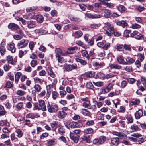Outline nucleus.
Listing matches in <instances>:
<instances>
[{
	"instance_id": "1",
	"label": "nucleus",
	"mask_w": 146,
	"mask_h": 146,
	"mask_svg": "<svg viewBox=\"0 0 146 146\" xmlns=\"http://www.w3.org/2000/svg\"><path fill=\"white\" fill-rule=\"evenodd\" d=\"M34 107L36 109L42 110L43 111L46 110L45 102L43 100H40L38 101V103H35L34 104Z\"/></svg>"
},
{
	"instance_id": "2",
	"label": "nucleus",
	"mask_w": 146,
	"mask_h": 146,
	"mask_svg": "<svg viewBox=\"0 0 146 146\" xmlns=\"http://www.w3.org/2000/svg\"><path fill=\"white\" fill-rule=\"evenodd\" d=\"M104 28L106 34L109 36H111V34L114 32V29L113 27L109 23H107Z\"/></svg>"
},
{
	"instance_id": "3",
	"label": "nucleus",
	"mask_w": 146,
	"mask_h": 146,
	"mask_svg": "<svg viewBox=\"0 0 146 146\" xmlns=\"http://www.w3.org/2000/svg\"><path fill=\"white\" fill-rule=\"evenodd\" d=\"M47 109L50 113H56L58 110V107L57 105L55 104H48L47 106Z\"/></svg>"
},
{
	"instance_id": "4",
	"label": "nucleus",
	"mask_w": 146,
	"mask_h": 146,
	"mask_svg": "<svg viewBox=\"0 0 146 146\" xmlns=\"http://www.w3.org/2000/svg\"><path fill=\"white\" fill-rule=\"evenodd\" d=\"M97 46L98 47L102 48L104 50H107L110 46V43L107 42L105 40H104L101 42L98 43Z\"/></svg>"
},
{
	"instance_id": "5",
	"label": "nucleus",
	"mask_w": 146,
	"mask_h": 146,
	"mask_svg": "<svg viewBox=\"0 0 146 146\" xmlns=\"http://www.w3.org/2000/svg\"><path fill=\"white\" fill-rule=\"evenodd\" d=\"M28 40L27 39H23L19 41L17 46L18 48H21L26 47L28 43Z\"/></svg>"
},
{
	"instance_id": "6",
	"label": "nucleus",
	"mask_w": 146,
	"mask_h": 146,
	"mask_svg": "<svg viewBox=\"0 0 146 146\" xmlns=\"http://www.w3.org/2000/svg\"><path fill=\"white\" fill-rule=\"evenodd\" d=\"M86 17L89 19H97L101 17V15L99 14H93L90 13H87L85 14Z\"/></svg>"
},
{
	"instance_id": "7",
	"label": "nucleus",
	"mask_w": 146,
	"mask_h": 146,
	"mask_svg": "<svg viewBox=\"0 0 146 146\" xmlns=\"http://www.w3.org/2000/svg\"><path fill=\"white\" fill-rule=\"evenodd\" d=\"M5 43L4 42H2L0 44V53L1 56L4 55L5 53L6 49L5 48Z\"/></svg>"
},
{
	"instance_id": "8",
	"label": "nucleus",
	"mask_w": 146,
	"mask_h": 146,
	"mask_svg": "<svg viewBox=\"0 0 146 146\" xmlns=\"http://www.w3.org/2000/svg\"><path fill=\"white\" fill-rule=\"evenodd\" d=\"M77 68V65L75 64H73L72 65H67L65 68V69L68 71H71L73 69H75Z\"/></svg>"
},
{
	"instance_id": "9",
	"label": "nucleus",
	"mask_w": 146,
	"mask_h": 146,
	"mask_svg": "<svg viewBox=\"0 0 146 146\" xmlns=\"http://www.w3.org/2000/svg\"><path fill=\"white\" fill-rule=\"evenodd\" d=\"M116 59L119 64L122 65L127 64V62L125 61L124 57L123 56H119L117 57Z\"/></svg>"
},
{
	"instance_id": "10",
	"label": "nucleus",
	"mask_w": 146,
	"mask_h": 146,
	"mask_svg": "<svg viewBox=\"0 0 146 146\" xmlns=\"http://www.w3.org/2000/svg\"><path fill=\"white\" fill-rule=\"evenodd\" d=\"M6 59L8 63L13 65L16 64V62L14 60L13 57L12 56L10 55L7 56Z\"/></svg>"
},
{
	"instance_id": "11",
	"label": "nucleus",
	"mask_w": 146,
	"mask_h": 146,
	"mask_svg": "<svg viewBox=\"0 0 146 146\" xmlns=\"http://www.w3.org/2000/svg\"><path fill=\"white\" fill-rule=\"evenodd\" d=\"M7 47V49L11 51L12 53H14L15 52L16 48L15 47V44L14 43L8 44Z\"/></svg>"
},
{
	"instance_id": "12",
	"label": "nucleus",
	"mask_w": 146,
	"mask_h": 146,
	"mask_svg": "<svg viewBox=\"0 0 146 146\" xmlns=\"http://www.w3.org/2000/svg\"><path fill=\"white\" fill-rule=\"evenodd\" d=\"M27 27L29 29L35 28L36 26L35 23L33 21H28L27 23Z\"/></svg>"
},
{
	"instance_id": "13",
	"label": "nucleus",
	"mask_w": 146,
	"mask_h": 146,
	"mask_svg": "<svg viewBox=\"0 0 146 146\" xmlns=\"http://www.w3.org/2000/svg\"><path fill=\"white\" fill-rule=\"evenodd\" d=\"M18 33L19 34L13 36L14 38L16 40H19L21 39L22 37L23 33L21 30L18 31Z\"/></svg>"
},
{
	"instance_id": "14",
	"label": "nucleus",
	"mask_w": 146,
	"mask_h": 146,
	"mask_svg": "<svg viewBox=\"0 0 146 146\" xmlns=\"http://www.w3.org/2000/svg\"><path fill=\"white\" fill-rule=\"evenodd\" d=\"M143 112L142 110H139L138 111H136L135 114V116L136 119H139L142 116Z\"/></svg>"
},
{
	"instance_id": "15",
	"label": "nucleus",
	"mask_w": 146,
	"mask_h": 146,
	"mask_svg": "<svg viewBox=\"0 0 146 146\" xmlns=\"http://www.w3.org/2000/svg\"><path fill=\"white\" fill-rule=\"evenodd\" d=\"M8 27L9 29H11L12 30H16L19 28V26L16 24L11 23L8 25Z\"/></svg>"
},
{
	"instance_id": "16",
	"label": "nucleus",
	"mask_w": 146,
	"mask_h": 146,
	"mask_svg": "<svg viewBox=\"0 0 146 146\" xmlns=\"http://www.w3.org/2000/svg\"><path fill=\"white\" fill-rule=\"evenodd\" d=\"M109 67L111 69L119 70L121 68V66L120 65L116 64H110L109 65Z\"/></svg>"
},
{
	"instance_id": "17",
	"label": "nucleus",
	"mask_w": 146,
	"mask_h": 146,
	"mask_svg": "<svg viewBox=\"0 0 146 146\" xmlns=\"http://www.w3.org/2000/svg\"><path fill=\"white\" fill-rule=\"evenodd\" d=\"M55 53L56 54V57H57L59 56H60L61 55H64V54L62 52L60 48H56L55 49Z\"/></svg>"
},
{
	"instance_id": "18",
	"label": "nucleus",
	"mask_w": 146,
	"mask_h": 146,
	"mask_svg": "<svg viewBox=\"0 0 146 146\" xmlns=\"http://www.w3.org/2000/svg\"><path fill=\"white\" fill-rule=\"evenodd\" d=\"M111 143L114 145H117L119 141V138L118 137H113L111 139Z\"/></svg>"
},
{
	"instance_id": "19",
	"label": "nucleus",
	"mask_w": 146,
	"mask_h": 146,
	"mask_svg": "<svg viewBox=\"0 0 146 146\" xmlns=\"http://www.w3.org/2000/svg\"><path fill=\"white\" fill-rule=\"evenodd\" d=\"M56 143L57 141L56 139H51L47 142L46 145L47 146H52L56 144Z\"/></svg>"
},
{
	"instance_id": "20",
	"label": "nucleus",
	"mask_w": 146,
	"mask_h": 146,
	"mask_svg": "<svg viewBox=\"0 0 146 146\" xmlns=\"http://www.w3.org/2000/svg\"><path fill=\"white\" fill-rule=\"evenodd\" d=\"M75 60L77 62L80 63L81 64L82 66H85L87 64V62L85 60L82 59L77 58L75 59Z\"/></svg>"
},
{
	"instance_id": "21",
	"label": "nucleus",
	"mask_w": 146,
	"mask_h": 146,
	"mask_svg": "<svg viewBox=\"0 0 146 146\" xmlns=\"http://www.w3.org/2000/svg\"><path fill=\"white\" fill-rule=\"evenodd\" d=\"M77 50L78 48L76 47H71L68 48V51L67 52L69 54H72Z\"/></svg>"
},
{
	"instance_id": "22",
	"label": "nucleus",
	"mask_w": 146,
	"mask_h": 146,
	"mask_svg": "<svg viewBox=\"0 0 146 146\" xmlns=\"http://www.w3.org/2000/svg\"><path fill=\"white\" fill-rule=\"evenodd\" d=\"M91 104L90 100L87 101L85 102H83L82 103V106L85 108H87L88 109H91L90 108Z\"/></svg>"
},
{
	"instance_id": "23",
	"label": "nucleus",
	"mask_w": 146,
	"mask_h": 146,
	"mask_svg": "<svg viewBox=\"0 0 146 146\" xmlns=\"http://www.w3.org/2000/svg\"><path fill=\"white\" fill-rule=\"evenodd\" d=\"M105 77V74L100 72H98L96 74L95 78H99L101 79H104Z\"/></svg>"
},
{
	"instance_id": "24",
	"label": "nucleus",
	"mask_w": 146,
	"mask_h": 146,
	"mask_svg": "<svg viewBox=\"0 0 146 146\" xmlns=\"http://www.w3.org/2000/svg\"><path fill=\"white\" fill-rule=\"evenodd\" d=\"M112 134L114 135L118 136L121 138L125 136V134L120 132L113 131L112 132Z\"/></svg>"
},
{
	"instance_id": "25",
	"label": "nucleus",
	"mask_w": 146,
	"mask_h": 146,
	"mask_svg": "<svg viewBox=\"0 0 146 146\" xmlns=\"http://www.w3.org/2000/svg\"><path fill=\"white\" fill-rule=\"evenodd\" d=\"M65 126L68 128L69 129L70 128H75L76 127V123L75 122H73L70 123L69 124H68L67 123L66 124L65 123Z\"/></svg>"
},
{
	"instance_id": "26",
	"label": "nucleus",
	"mask_w": 146,
	"mask_h": 146,
	"mask_svg": "<svg viewBox=\"0 0 146 146\" xmlns=\"http://www.w3.org/2000/svg\"><path fill=\"white\" fill-rule=\"evenodd\" d=\"M22 75L21 72H17L15 75V82L16 84H17L19 82L20 77Z\"/></svg>"
},
{
	"instance_id": "27",
	"label": "nucleus",
	"mask_w": 146,
	"mask_h": 146,
	"mask_svg": "<svg viewBox=\"0 0 146 146\" xmlns=\"http://www.w3.org/2000/svg\"><path fill=\"white\" fill-rule=\"evenodd\" d=\"M102 4L105 6H106L107 7L112 8L114 7L113 4L112 3H109L106 2V1H102Z\"/></svg>"
},
{
	"instance_id": "28",
	"label": "nucleus",
	"mask_w": 146,
	"mask_h": 146,
	"mask_svg": "<svg viewBox=\"0 0 146 146\" xmlns=\"http://www.w3.org/2000/svg\"><path fill=\"white\" fill-rule=\"evenodd\" d=\"M104 16L106 18L110 17L111 15V11L108 9H105L104 10Z\"/></svg>"
},
{
	"instance_id": "29",
	"label": "nucleus",
	"mask_w": 146,
	"mask_h": 146,
	"mask_svg": "<svg viewBox=\"0 0 146 146\" xmlns=\"http://www.w3.org/2000/svg\"><path fill=\"white\" fill-rule=\"evenodd\" d=\"M126 62L127 64L129 63V64H132L135 62V60L132 58L130 57L129 56L127 57L126 59Z\"/></svg>"
},
{
	"instance_id": "30",
	"label": "nucleus",
	"mask_w": 146,
	"mask_h": 146,
	"mask_svg": "<svg viewBox=\"0 0 146 146\" xmlns=\"http://www.w3.org/2000/svg\"><path fill=\"white\" fill-rule=\"evenodd\" d=\"M81 113L85 116H88L90 113V112L88 110L85 109H82L81 110Z\"/></svg>"
},
{
	"instance_id": "31",
	"label": "nucleus",
	"mask_w": 146,
	"mask_h": 146,
	"mask_svg": "<svg viewBox=\"0 0 146 146\" xmlns=\"http://www.w3.org/2000/svg\"><path fill=\"white\" fill-rule=\"evenodd\" d=\"M93 65L97 68H101L105 65V64L103 63H99L96 62H93Z\"/></svg>"
},
{
	"instance_id": "32",
	"label": "nucleus",
	"mask_w": 146,
	"mask_h": 146,
	"mask_svg": "<svg viewBox=\"0 0 146 146\" xmlns=\"http://www.w3.org/2000/svg\"><path fill=\"white\" fill-rule=\"evenodd\" d=\"M15 132L17 133V136L18 138H21L23 135V133L20 129H16L15 130Z\"/></svg>"
},
{
	"instance_id": "33",
	"label": "nucleus",
	"mask_w": 146,
	"mask_h": 146,
	"mask_svg": "<svg viewBox=\"0 0 146 146\" xmlns=\"http://www.w3.org/2000/svg\"><path fill=\"white\" fill-rule=\"evenodd\" d=\"M81 53L83 57H86L88 59H89L90 57L89 55L86 50H82L81 51Z\"/></svg>"
},
{
	"instance_id": "34",
	"label": "nucleus",
	"mask_w": 146,
	"mask_h": 146,
	"mask_svg": "<svg viewBox=\"0 0 146 146\" xmlns=\"http://www.w3.org/2000/svg\"><path fill=\"white\" fill-rule=\"evenodd\" d=\"M34 81L36 83H42L44 81L42 79H40L37 77H35L33 78Z\"/></svg>"
},
{
	"instance_id": "35",
	"label": "nucleus",
	"mask_w": 146,
	"mask_h": 146,
	"mask_svg": "<svg viewBox=\"0 0 146 146\" xmlns=\"http://www.w3.org/2000/svg\"><path fill=\"white\" fill-rule=\"evenodd\" d=\"M5 125L9 126V123L6 120H1L0 121V126Z\"/></svg>"
},
{
	"instance_id": "36",
	"label": "nucleus",
	"mask_w": 146,
	"mask_h": 146,
	"mask_svg": "<svg viewBox=\"0 0 146 146\" xmlns=\"http://www.w3.org/2000/svg\"><path fill=\"white\" fill-rule=\"evenodd\" d=\"M58 124V122L57 121H53L50 123V126L52 129L53 130H55L56 129V126Z\"/></svg>"
},
{
	"instance_id": "37",
	"label": "nucleus",
	"mask_w": 146,
	"mask_h": 146,
	"mask_svg": "<svg viewBox=\"0 0 146 146\" xmlns=\"http://www.w3.org/2000/svg\"><path fill=\"white\" fill-rule=\"evenodd\" d=\"M130 129L133 132H135L138 131L139 128L137 125L134 124L131 126Z\"/></svg>"
},
{
	"instance_id": "38",
	"label": "nucleus",
	"mask_w": 146,
	"mask_h": 146,
	"mask_svg": "<svg viewBox=\"0 0 146 146\" xmlns=\"http://www.w3.org/2000/svg\"><path fill=\"white\" fill-rule=\"evenodd\" d=\"M30 64L32 67L34 68L37 65V61L36 60H33L31 62Z\"/></svg>"
},
{
	"instance_id": "39",
	"label": "nucleus",
	"mask_w": 146,
	"mask_h": 146,
	"mask_svg": "<svg viewBox=\"0 0 146 146\" xmlns=\"http://www.w3.org/2000/svg\"><path fill=\"white\" fill-rule=\"evenodd\" d=\"M84 132L86 134L92 133L94 132V130L91 128L86 129L84 130Z\"/></svg>"
},
{
	"instance_id": "40",
	"label": "nucleus",
	"mask_w": 146,
	"mask_h": 146,
	"mask_svg": "<svg viewBox=\"0 0 146 146\" xmlns=\"http://www.w3.org/2000/svg\"><path fill=\"white\" fill-rule=\"evenodd\" d=\"M43 19L44 18L42 15H40L37 16V20L39 23H42L43 21Z\"/></svg>"
},
{
	"instance_id": "41",
	"label": "nucleus",
	"mask_w": 146,
	"mask_h": 146,
	"mask_svg": "<svg viewBox=\"0 0 146 146\" xmlns=\"http://www.w3.org/2000/svg\"><path fill=\"white\" fill-rule=\"evenodd\" d=\"M140 100L138 99H135L134 101H131L130 103L132 105H136L139 103Z\"/></svg>"
},
{
	"instance_id": "42",
	"label": "nucleus",
	"mask_w": 146,
	"mask_h": 146,
	"mask_svg": "<svg viewBox=\"0 0 146 146\" xmlns=\"http://www.w3.org/2000/svg\"><path fill=\"white\" fill-rule=\"evenodd\" d=\"M141 26L138 24L137 23H134L131 25L130 27L133 29H139L141 28Z\"/></svg>"
},
{
	"instance_id": "43",
	"label": "nucleus",
	"mask_w": 146,
	"mask_h": 146,
	"mask_svg": "<svg viewBox=\"0 0 146 146\" xmlns=\"http://www.w3.org/2000/svg\"><path fill=\"white\" fill-rule=\"evenodd\" d=\"M75 36L77 38H79L82 36L83 33L80 30L78 31L75 33Z\"/></svg>"
},
{
	"instance_id": "44",
	"label": "nucleus",
	"mask_w": 146,
	"mask_h": 146,
	"mask_svg": "<svg viewBox=\"0 0 146 146\" xmlns=\"http://www.w3.org/2000/svg\"><path fill=\"white\" fill-rule=\"evenodd\" d=\"M100 26V25L99 24L93 23L90 25V27L93 29H97L99 28Z\"/></svg>"
},
{
	"instance_id": "45",
	"label": "nucleus",
	"mask_w": 146,
	"mask_h": 146,
	"mask_svg": "<svg viewBox=\"0 0 146 146\" xmlns=\"http://www.w3.org/2000/svg\"><path fill=\"white\" fill-rule=\"evenodd\" d=\"M54 86L53 85H52V84H49L46 86V89L47 90V92L49 95L50 93H51L52 89L53 88V86Z\"/></svg>"
},
{
	"instance_id": "46",
	"label": "nucleus",
	"mask_w": 146,
	"mask_h": 146,
	"mask_svg": "<svg viewBox=\"0 0 146 146\" xmlns=\"http://www.w3.org/2000/svg\"><path fill=\"white\" fill-rule=\"evenodd\" d=\"M16 93L18 95L23 96L25 94V93L24 91L21 90H18L16 91Z\"/></svg>"
},
{
	"instance_id": "47",
	"label": "nucleus",
	"mask_w": 146,
	"mask_h": 146,
	"mask_svg": "<svg viewBox=\"0 0 146 146\" xmlns=\"http://www.w3.org/2000/svg\"><path fill=\"white\" fill-rule=\"evenodd\" d=\"M99 144H102L106 140L105 137L104 136H102L100 137L99 139Z\"/></svg>"
},
{
	"instance_id": "48",
	"label": "nucleus",
	"mask_w": 146,
	"mask_h": 146,
	"mask_svg": "<svg viewBox=\"0 0 146 146\" xmlns=\"http://www.w3.org/2000/svg\"><path fill=\"white\" fill-rule=\"evenodd\" d=\"M52 97L54 100H55L58 97L59 94L56 91H53L52 93Z\"/></svg>"
},
{
	"instance_id": "49",
	"label": "nucleus",
	"mask_w": 146,
	"mask_h": 146,
	"mask_svg": "<svg viewBox=\"0 0 146 146\" xmlns=\"http://www.w3.org/2000/svg\"><path fill=\"white\" fill-rule=\"evenodd\" d=\"M56 58H57L58 62V63H62L65 61V60L64 58L61 57V56L56 57Z\"/></svg>"
},
{
	"instance_id": "50",
	"label": "nucleus",
	"mask_w": 146,
	"mask_h": 146,
	"mask_svg": "<svg viewBox=\"0 0 146 146\" xmlns=\"http://www.w3.org/2000/svg\"><path fill=\"white\" fill-rule=\"evenodd\" d=\"M87 77L89 78L94 77H96L94 75V72H89L86 73Z\"/></svg>"
},
{
	"instance_id": "51",
	"label": "nucleus",
	"mask_w": 146,
	"mask_h": 146,
	"mask_svg": "<svg viewBox=\"0 0 146 146\" xmlns=\"http://www.w3.org/2000/svg\"><path fill=\"white\" fill-rule=\"evenodd\" d=\"M34 88L37 92H39L42 89L41 86L39 84H36L34 86Z\"/></svg>"
},
{
	"instance_id": "52",
	"label": "nucleus",
	"mask_w": 146,
	"mask_h": 146,
	"mask_svg": "<svg viewBox=\"0 0 146 146\" xmlns=\"http://www.w3.org/2000/svg\"><path fill=\"white\" fill-rule=\"evenodd\" d=\"M66 113L63 111H61L60 112L58 117L60 118H64L66 115Z\"/></svg>"
},
{
	"instance_id": "53",
	"label": "nucleus",
	"mask_w": 146,
	"mask_h": 146,
	"mask_svg": "<svg viewBox=\"0 0 146 146\" xmlns=\"http://www.w3.org/2000/svg\"><path fill=\"white\" fill-rule=\"evenodd\" d=\"M27 51L26 50H24L23 51L22 50H20L19 52V56L21 58H22L24 54H26L27 53Z\"/></svg>"
},
{
	"instance_id": "54",
	"label": "nucleus",
	"mask_w": 146,
	"mask_h": 146,
	"mask_svg": "<svg viewBox=\"0 0 146 146\" xmlns=\"http://www.w3.org/2000/svg\"><path fill=\"white\" fill-rule=\"evenodd\" d=\"M123 46L122 45H117L115 46V49L119 51H121L123 49Z\"/></svg>"
},
{
	"instance_id": "55",
	"label": "nucleus",
	"mask_w": 146,
	"mask_h": 146,
	"mask_svg": "<svg viewBox=\"0 0 146 146\" xmlns=\"http://www.w3.org/2000/svg\"><path fill=\"white\" fill-rule=\"evenodd\" d=\"M70 138L72 139L74 141V142L76 143L78 141V139H76L74 137V134L73 133L71 132L70 134Z\"/></svg>"
},
{
	"instance_id": "56",
	"label": "nucleus",
	"mask_w": 146,
	"mask_h": 146,
	"mask_svg": "<svg viewBox=\"0 0 146 146\" xmlns=\"http://www.w3.org/2000/svg\"><path fill=\"white\" fill-rule=\"evenodd\" d=\"M126 118L129 122L131 123L133 122V119L130 114H128Z\"/></svg>"
},
{
	"instance_id": "57",
	"label": "nucleus",
	"mask_w": 146,
	"mask_h": 146,
	"mask_svg": "<svg viewBox=\"0 0 146 146\" xmlns=\"http://www.w3.org/2000/svg\"><path fill=\"white\" fill-rule=\"evenodd\" d=\"M118 10L121 12H123L125 11V7L122 5H119L117 7Z\"/></svg>"
},
{
	"instance_id": "58",
	"label": "nucleus",
	"mask_w": 146,
	"mask_h": 146,
	"mask_svg": "<svg viewBox=\"0 0 146 146\" xmlns=\"http://www.w3.org/2000/svg\"><path fill=\"white\" fill-rule=\"evenodd\" d=\"M141 81L145 88L146 89V78L142 77L141 78Z\"/></svg>"
},
{
	"instance_id": "59",
	"label": "nucleus",
	"mask_w": 146,
	"mask_h": 146,
	"mask_svg": "<svg viewBox=\"0 0 146 146\" xmlns=\"http://www.w3.org/2000/svg\"><path fill=\"white\" fill-rule=\"evenodd\" d=\"M36 9V7H28L26 9V11L27 12H33V10Z\"/></svg>"
},
{
	"instance_id": "60",
	"label": "nucleus",
	"mask_w": 146,
	"mask_h": 146,
	"mask_svg": "<svg viewBox=\"0 0 146 146\" xmlns=\"http://www.w3.org/2000/svg\"><path fill=\"white\" fill-rule=\"evenodd\" d=\"M86 87L88 88L92 89L94 88L93 85L91 82H87L86 84Z\"/></svg>"
},
{
	"instance_id": "61",
	"label": "nucleus",
	"mask_w": 146,
	"mask_h": 146,
	"mask_svg": "<svg viewBox=\"0 0 146 146\" xmlns=\"http://www.w3.org/2000/svg\"><path fill=\"white\" fill-rule=\"evenodd\" d=\"M102 4V3L100 4L98 3H94L93 4L94 8L96 10H98L99 8L101 7V6L100 5V4Z\"/></svg>"
},
{
	"instance_id": "62",
	"label": "nucleus",
	"mask_w": 146,
	"mask_h": 146,
	"mask_svg": "<svg viewBox=\"0 0 146 146\" xmlns=\"http://www.w3.org/2000/svg\"><path fill=\"white\" fill-rule=\"evenodd\" d=\"M144 139L143 138H140L137 139L136 140V143L140 144L144 142Z\"/></svg>"
},
{
	"instance_id": "63",
	"label": "nucleus",
	"mask_w": 146,
	"mask_h": 146,
	"mask_svg": "<svg viewBox=\"0 0 146 146\" xmlns=\"http://www.w3.org/2000/svg\"><path fill=\"white\" fill-rule=\"evenodd\" d=\"M26 117L27 118H31L32 119H34L36 117V116L33 114L29 113L27 115Z\"/></svg>"
},
{
	"instance_id": "64",
	"label": "nucleus",
	"mask_w": 146,
	"mask_h": 146,
	"mask_svg": "<svg viewBox=\"0 0 146 146\" xmlns=\"http://www.w3.org/2000/svg\"><path fill=\"white\" fill-rule=\"evenodd\" d=\"M110 90L108 89V88L106 87L105 88L103 89L102 90L101 93L104 94L109 92Z\"/></svg>"
}]
</instances>
